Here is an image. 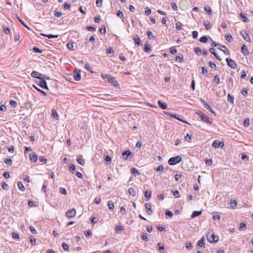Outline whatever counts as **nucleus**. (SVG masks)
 <instances>
[{"label":"nucleus","instance_id":"1","mask_svg":"<svg viewBox=\"0 0 253 253\" xmlns=\"http://www.w3.org/2000/svg\"><path fill=\"white\" fill-rule=\"evenodd\" d=\"M207 239L211 243H216L218 241V237L212 232H209L207 235Z\"/></svg>","mask_w":253,"mask_h":253},{"label":"nucleus","instance_id":"2","mask_svg":"<svg viewBox=\"0 0 253 253\" xmlns=\"http://www.w3.org/2000/svg\"><path fill=\"white\" fill-rule=\"evenodd\" d=\"M101 77L103 79H107L108 82L113 84L114 85H116V84H117V82L115 78L110 75L104 74L102 73Z\"/></svg>","mask_w":253,"mask_h":253},{"label":"nucleus","instance_id":"3","mask_svg":"<svg viewBox=\"0 0 253 253\" xmlns=\"http://www.w3.org/2000/svg\"><path fill=\"white\" fill-rule=\"evenodd\" d=\"M182 161V158L180 156H177L170 158L169 160L168 164L169 165H175Z\"/></svg>","mask_w":253,"mask_h":253},{"label":"nucleus","instance_id":"4","mask_svg":"<svg viewBox=\"0 0 253 253\" xmlns=\"http://www.w3.org/2000/svg\"><path fill=\"white\" fill-rule=\"evenodd\" d=\"M199 117H200L201 120L205 123L209 124H211L212 122L211 121L210 118L204 114L203 112L196 113Z\"/></svg>","mask_w":253,"mask_h":253},{"label":"nucleus","instance_id":"5","mask_svg":"<svg viewBox=\"0 0 253 253\" xmlns=\"http://www.w3.org/2000/svg\"><path fill=\"white\" fill-rule=\"evenodd\" d=\"M165 114L170 117L175 118L184 123L188 124V123L187 122L184 121L180 118V117H181V116L180 115L172 114V113H171L170 112H165Z\"/></svg>","mask_w":253,"mask_h":253},{"label":"nucleus","instance_id":"6","mask_svg":"<svg viewBox=\"0 0 253 253\" xmlns=\"http://www.w3.org/2000/svg\"><path fill=\"white\" fill-rule=\"evenodd\" d=\"M226 61L227 62V65L230 67H231L232 69H236L237 68L236 63L233 60H232L230 58H227L226 59Z\"/></svg>","mask_w":253,"mask_h":253},{"label":"nucleus","instance_id":"7","mask_svg":"<svg viewBox=\"0 0 253 253\" xmlns=\"http://www.w3.org/2000/svg\"><path fill=\"white\" fill-rule=\"evenodd\" d=\"M39 79L40 80L39 84V85H40V86L42 88L46 89L48 90V88L46 82L45 80H44V79L41 77Z\"/></svg>","mask_w":253,"mask_h":253},{"label":"nucleus","instance_id":"8","mask_svg":"<svg viewBox=\"0 0 253 253\" xmlns=\"http://www.w3.org/2000/svg\"><path fill=\"white\" fill-rule=\"evenodd\" d=\"M74 79L76 81H79L81 79V71L79 70L75 69L73 73Z\"/></svg>","mask_w":253,"mask_h":253},{"label":"nucleus","instance_id":"9","mask_svg":"<svg viewBox=\"0 0 253 253\" xmlns=\"http://www.w3.org/2000/svg\"><path fill=\"white\" fill-rule=\"evenodd\" d=\"M224 144L223 142L219 141L218 140H214L212 144V146L215 148H217L218 147L222 148L223 147Z\"/></svg>","mask_w":253,"mask_h":253},{"label":"nucleus","instance_id":"10","mask_svg":"<svg viewBox=\"0 0 253 253\" xmlns=\"http://www.w3.org/2000/svg\"><path fill=\"white\" fill-rule=\"evenodd\" d=\"M76 210L75 209H72L71 210H68L66 212V215L69 218H72L76 215Z\"/></svg>","mask_w":253,"mask_h":253},{"label":"nucleus","instance_id":"11","mask_svg":"<svg viewBox=\"0 0 253 253\" xmlns=\"http://www.w3.org/2000/svg\"><path fill=\"white\" fill-rule=\"evenodd\" d=\"M240 34L241 35V36L243 37L245 40H246L247 41L250 42H251L250 35H249L248 33L246 32V31H242L240 33Z\"/></svg>","mask_w":253,"mask_h":253},{"label":"nucleus","instance_id":"12","mask_svg":"<svg viewBox=\"0 0 253 253\" xmlns=\"http://www.w3.org/2000/svg\"><path fill=\"white\" fill-rule=\"evenodd\" d=\"M179 6L182 9H186L188 7V3L186 0H181L179 3Z\"/></svg>","mask_w":253,"mask_h":253},{"label":"nucleus","instance_id":"13","mask_svg":"<svg viewBox=\"0 0 253 253\" xmlns=\"http://www.w3.org/2000/svg\"><path fill=\"white\" fill-rule=\"evenodd\" d=\"M146 212L148 214L150 215L152 213L151 209V205L150 203H147L145 204Z\"/></svg>","mask_w":253,"mask_h":253},{"label":"nucleus","instance_id":"14","mask_svg":"<svg viewBox=\"0 0 253 253\" xmlns=\"http://www.w3.org/2000/svg\"><path fill=\"white\" fill-rule=\"evenodd\" d=\"M31 76L33 78H38L39 79L40 78L43 77V76L42 74L39 73L37 71H34L31 73Z\"/></svg>","mask_w":253,"mask_h":253},{"label":"nucleus","instance_id":"15","mask_svg":"<svg viewBox=\"0 0 253 253\" xmlns=\"http://www.w3.org/2000/svg\"><path fill=\"white\" fill-rule=\"evenodd\" d=\"M131 155V152L129 150H126L122 153V156L125 160H127L128 157Z\"/></svg>","mask_w":253,"mask_h":253},{"label":"nucleus","instance_id":"16","mask_svg":"<svg viewBox=\"0 0 253 253\" xmlns=\"http://www.w3.org/2000/svg\"><path fill=\"white\" fill-rule=\"evenodd\" d=\"M158 104L159 105V107L161 108L162 109H166L167 108V104L166 103L163 102L160 100L158 101Z\"/></svg>","mask_w":253,"mask_h":253},{"label":"nucleus","instance_id":"17","mask_svg":"<svg viewBox=\"0 0 253 253\" xmlns=\"http://www.w3.org/2000/svg\"><path fill=\"white\" fill-rule=\"evenodd\" d=\"M210 52L212 54H213L214 56L216 58V59L218 60H221V59L220 58V57L215 52V49L212 47V48H211L210 49Z\"/></svg>","mask_w":253,"mask_h":253},{"label":"nucleus","instance_id":"18","mask_svg":"<svg viewBox=\"0 0 253 253\" xmlns=\"http://www.w3.org/2000/svg\"><path fill=\"white\" fill-rule=\"evenodd\" d=\"M133 40L136 44H137V45H140L141 40L138 35H135L133 38Z\"/></svg>","mask_w":253,"mask_h":253},{"label":"nucleus","instance_id":"19","mask_svg":"<svg viewBox=\"0 0 253 253\" xmlns=\"http://www.w3.org/2000/svg\"><path fill=\"white\" fill-rule=\"evenodd\" d=\"M241 51H242V53L245 55H248L249 54L248 48L244 44L242 46Z\"/></svg>","mask_w":253,"mask_h":253},{"label":"nucleus","instance_id":"20","mask_svg":"<svg viewBox=\"0 0 253 253\" xmlns=\"http://www.w3.org/2000/svg\"><path fill=\"white\" fill-rule=\"evenodd\" d=\"M197 245L200 247H203L205 246L204 237H203L200 240L198 241Z\"/></svg>","mask_w":253,"mask_h":253},{"label":"nucleus","instance_id":"21","mask_svg":"<svg viewBox=\"0 0 253 253\" xmlns=\"http://www.w3.org/2000/svg\"><path fill=\"white\" fill-rule=\"evenodd\" d=\"M108 207L109 210H113L114 209V203L112 201H109L108 203Z\"/></svg>","mask_w":253,"mask_h":253},{"label":"nucleus","instance_id":"22","mask_svg":"<svg viewBox=\"0 0 253 253\" xmlns=\"http://www.w3.org/2000/svg\"><path fill=\"white\" fill-rule=\"evenodd\" d=\"M202 213V211H194L193 212L191 217L194 218L196 216H198L199 215H200Z\"/></svg>","mask_w":253,"mask_h":253},{"label":"nucleus","instance_id":"23","mask_svg":"<svg viewBox=\"0 0 253 253\" xmlns=\"http://www.w3.org/2000/svg\"><path fill=\"white\" fill-rule=\"evenodd\" d=\"M230 206L232 208L235 209L237 206V201L235 200H231L230 202Z\"/></svg>","mask_w":253,"mask_h":253},{"label":"nucleus","instance_id":"24","mask_svg":"<svg viewBox=\"0 0 253 253\" xmlns=\"http://www.w3.org/2000/svg\"><path fill=\"white\" fill-rule=\"evenodd\" d=\"M145 197L147 199V200H148L151 196V192L148 190L145 191L144 194Z\"/></svg>","mask_w":253,"mask_h":253},{"label":"nucleus","instance_id":"25","mask_svg":"<svg viewBox=\"0 0 253 253\" xmlns=\"http://www.w3.org/2000/svg\"><path fill=\"white\" fill-rule=\"evenodd\" d=\"M62 248L63 250L66 252H68L69 251V246L66 243H63L62 245Z\"/></svg>","mask_w":253,"mask_h":253},{"label":"nucleus","instance_id":"26","mask_svg":"<svg viewBox=\"0 0 253 253\" xmlns=\"http://www.w3.org/2000/svg\"><path fill=\"white\" fill-rule=\"evenodd\" d=\"M151 50L150 45L148 43H145L144 44V51L146 52H148Z\"/></svg>","mask_w":253,"mask_h":253},{"label":"nucleus","instance_id":"27","mask_svg":"<svg viewBox=\"0 0 253 253\" xmlns=\"http://www.w3.org/2000/svg\"><path fill=\"white\" fill-rule=\"evenodd\" d=\"M30 158L31 161L32 162H36L37 161V157L35 154L31 155Z\"/></svg>","mask_w":253,"mask_h":253},{"label":"nucleus","instance_id":"28","mask_svg":"<svg viewBox=\"0 0 253 253\" xmlns=\"http://www.w3.org/2000/svg\"><path fill=\"white\" fill-rule=\"evenodd\" d=\"M227 100L231 104L234 103V97L233 96H232L231 94H228Z\"/></svg>","mask_w":253,"mask_h":253},{"label":"nucleus","instance_id":"29","mask_svg":"<svg viewBox=\"0 0 253 253\" xmlns=\"http://www.w3.org/2000/svg\"><path fill=\"white\" fill-rule=\"evenodd\" d=\"M128 192L132 196H134L136 194L135 191L133 188H129L128 190Z\"/></svg>","mask_w":253,"mask_h":253},{"label":"nucleus","instance_id":"30","mask_svg":"<svg viewBox=\"0 0 253 253\" xmlns=\"http://www.w3.org/2000/svg\"><path fill=\"white\" fill-rule=\"evenodd\" d=\"M131 173L132 174L134 175H139L140 174V172L137 170L135 168H132L131 169Z\"/></svg>","mask_w":253,"mask_h":253},{"label":"nucleus","instance_id":"31","mask_svg":"<svg viewBox=\"0 0 253 253\" xmlns=\"http://www.w3.org/2000/svg\"><path fill=\"white\" fill-rule=\"evenodd\" d=\"M123 230H124V228L122 226L118 225L116 227V231L118 233H120Z\"/></svg>","mask_w":253,"mask_h":253},{"label":"nucleus","instance_id":"32","mask_svg":"<svg viewBox=\"0 0 253 253\" xmlns=\"http://www.w3.org/2000/svg\"><path fill=\"white\" fill-rule=\"evenodd\" d=\"M42 35L44 36V37H48L49 39H53V38H57L58 37V35H51V34H50V35H45V34H42Z\"/></svg>","mask_w":253,"mask_h":253},{"label":"nucleus","instance_id":"33","mask_svg":"<svg viewBox=\"0 0 253 253\" xmlns=\"http://www.w3.org/2000/svg\"><path fill=\"white\" fill-rule=\"evenodd\" d=\"M204 10L208 13L210 15L212 14V11L211 8L209 6H205Z\"/></svg>","mask_w":253,"mask_h":253},{"label":"nucleus","instance_id":"34","mask_svg":"<svg viewBox=\"0 0 253 253\" xmlns=\"http://www.w3.org/2000/svg\"><path fill=\"white\" fill-rule=\"evenodd\" d=\"M18 188L22 191H23L25 190V187L22 182L19 181L18 182Z\"/></svg>","mask_w":253,"mask_h":253},{"label":"nucleus","instance_id":"35","mask_svg":"<svg viewBox=\"0 0 253 253\" xmlns=\"http://www.w3.org/2000/svg\"><path fill=\"white\" fill-rule=\"evenodd\" d=\"M52 115L53 116V117L56 120H58L59 119V116L57 114V113L56 112V111L55 110H52Z\"/></svg>","mask_w":253,"mask_h":253},{"label":"nucleus","instance_id":"36","mask_svg":"<svg viewBox=\"0 0 253 253\" xmlns=\"http://www.w3.org/2000/svg\"><path fill=\"white\" fill-rule=\"evenodd\" d=\"M77 162L79 164H81V165H83H83H84V160H83V159H82V158H81V157H78V158H77Z\"/></svg>","mask_w":253,"mask_h":253},{"label":"nucleus","instance_id":"37","mask_svg":"<svg viewBox=\"0 0 253 253\" xmlns=\"http://www.w3.org/2000/svg\"><path fill=\"white\" fill-rule=\"evenodd\" d=\"M147 35L149 38V39H154V36L153 34L151 31L147 32Z\"/></svg>","mask_w":253,"mask_h":253},{"label":"nucleus","instance_id":"38","mask_svg":"<svg viewBox=\"0 0 253 253\" xmlns=\"http://www.w3.org/2000/svg\"><path fill=\"white\" fill-rule=\"evenodd\" d=\"M240 16L244 22H247L248 21V18L244 13H241Z\"/></svg>","mask_w":253,"mask_h":253},{"label":"nucleus","instance_id":"39","mask_svg":"<svg viewBox=\"0 0 253 253\" xmlns=\"http://www.w3.org/2000/svg\"><path fill=\"white\" fill-rule=\"evenodd\" d=\"M204 25L205 26L206 29L208 30L211 28L210 22L208 21L204 22Z\"/></svg>","mask_w":253,"mask_h":253},{"label":"nucleus","instance_id":"40","mask_svg":"<svg viewBox=\"0 0 253 253\" xmlns=\"http://www.w3.org/2000/svg\"><path fill=\"white\" fill-rule=\"evenodd\" d=\"M117 16H118L120 18L123 19V18H124V14L120 10L117 11Z\"/></svg>","mask_w":253,"mask_h":253},{"label":"nucleus","instance_id":"41","mask_svg":"<svg viewBox=\"0 0 253 253\" xmlns=\"http://www.w3.org/2000/svg\"><path fill=\"white\" fill-rule=\"evenodd\" d=\"M1 185L3 189L7 190L8 189V185L5 182H2L1 183Z\"/></svg>","mask_w":253,"mask_h":253},{"label":"nucleus","instance_id":"42","mask_svg":"<svg viewBox=\"0 0 253 253\" xmlns=\"http://www.w3.org/2000/svg\"><path fill=\"white\" fill-rule=\"evenodd\" d=\"M182 24L180 22H178L175 24V28L177 30H180L181 29Z\"/></svg>","mask_w":253,"mask_h":253},{"label":"nucleus","instance_id":"43","mask_svg":"<svg viewBox=\"0 0 253 253\" xmlns=\"http://www.w3.org/2000/svg\"><path fill=\"white\" fill-rule=\"evenodd\" d=\"M186 247L189 250H191L192 247H193L192 243L191 242H186Z\"/></svg>","mask_w":253,"mask_h":253},{"label":"nucleus","instance_id":"44","mask_svg":"<svg viewBox=\"0 0 253 253\" xmlns=\"http://www.w3.org/2000/svg\"><path fill=\"white\" fill-rule=\"evenodd\" d=\"M208 38L206 36H203L200 39V41L201 42L205 43L207 42Z\"/></svg>","mask_w":253,"mask_h":253},{"label":"nucleus","instance_id":"45","mask_svg":"<svg viewBox=\"0 0 253 253\" xmlns=\"http://www.w3.org/2000/svg\"><path fill=\"white\" fill-rule=\"evenodd\" d=\"M164 170V167L162 165H160L157 169L156 171L159 173L163 172Z\"/></svg>","mask_w":253,"mask_h":253},{"label":"nucleus","instance_id":"46","mask_svg":"<svg viewBox=\"0 0 253 253\" xmlns=\"http://www.w3.org/2000/svg\"><path fill=\"white\" fill-rule=\"evenodd\" d=\"M4 163L7 165H11L12 164V160L10 158H6L4 160Z\"/></svg>","mask_w":253,"mask_h":253},{"label":"nucleus","instance_id":"47","mask_svg":"<svg viewBox=\"0 0 253 253\" xmlns=\"http://www.w3.org/2000/svg\"><path fill=\"white\" fill-rule=\"evenodd\" d=\"M225 38H226V40L228 42H231L232 41V37L231 35H230V34L226 35H225Z\"/></svg>","mask_w":253,"mask_h":253},{"label":"nucleus","instance_id":"48","mask_svg":"<svg viewBox=\"0 0 253 253\" xmlns=\"http://www.w3.org/2000/svg\"><path fill=\"white\" fill-rule=\"evenodd\" d=\"M141 238L145 242L148 241V238L147 234L146 233H143L141 235Z\"/></svg>","mask_w":253,"mask_h":253},{"label":"nucleus","instance_id":"49","mask_svg":"<svg viewBox=\"0 0 253 253\" xmlns=\"http://www.w3.org/2000/svg\"><path fill=\"white\" fill-rule=\"evenodd\" d=\"M243 124L245 126H248L250 125V120L249 119L244 120Z\"/></svg>","mask_w":253,"mask_h":253},{"label":"nucleus","instance_id":"50","mask_svg":"<svg viewBox=\"0 0 253 253\" xmlns=\"http://www.w3.org/2000/svg\"><path fill=\"white\" fill-rule=\"evenodd\" d=\"M12 237L14 239H16V240H19V235H18V234H17L16 233L13 232L12 233Z\"/></svg>","mask_w":253,"mask_h":253},{"label":"nucleus","instance_id":"51","mask_svg":"<svg viewBox=\"0 0 253 253\" xmlns=\"http://www.w3.org/2000/svg\"><path fill=\"white\" fill-rule=\"evenodd\" d=\"M145 13L147 15H149L151 13V10L149 7H146L145 8Z\"/></svg>","mask_w":253,"mask_h":253},{"label":"nucleus","instance_id":"52","mask_svg":"<svg viewBox=\"0 0 253 253\" xmlns=\"http://www.w3.org/2000/svg\"><path fill=\"white\" fill-rule=\"evenodd\" d=\"M33 51L35 52H36V53H42V49H39V48L37 47H34L33 48Z\"/></svg>","mask_w":253,"mask_h":253},{"label":"nucleus","instance_id":"53","mask_svg":"<svg viewBox=\"0 0 253 253\" xmlns=\"http://www.w3.org/2000/svg\"><path fill=\"white\" fill-rule=\"evenodd\" d=\"M30 230L31 231V232L33 234H37V230H36V229L32 226H31L30 227Z\"/></svg>","mask_w":253,"mask_h":253},{"label":"nucleus","instance_id":"54","mask_svg":"<svg viewBox=\"0 0 253 253\" xmlns=\"http://www.w3.org/2000/svg\"><path fill=\"white\" fill-rule=\"evenodd\" d=\"M214 81L217 84H218L220 82V79L218 75H215L214 77Z\"/></svg>","mask_w":253,"mask_h":253},{"label":"nucleus","instance_id":"55","mask_svg":"<svg viewBox=\"0 0 253 253\" xmlns=\"http://www.w3.org/2000/svg\"><path fill=\"white\" fill-rule=\"evenodd\" d=\"M206 108L209 110L212 114L214 115L215 114V112L212 110V109L210 107V106L209 104H206Z\"/></svg>","mask_w":253,"mask_h":253},{"label":"nucleus","instance_id":"56","mask_svg":"<svg viewBox=\"0 0 253 253\" xmlns=\"http://www.w3.org/2000/svg\"><path fill=\"white\" fill-rule=\"evenodd\" d=\"M96 5L97 7H100L102 5V0H96Z\"/></svg>","mask_w":253,"mask_h":253},{"label":"nucleus","instance_id":"57","mask_svg":"<svg viewBox=\"0 0 253 253\" xmlns=\"http://www.w3.org/2000/svg\"><path fill=\"white\" fill-rule=\"evenodd\" d=\"M67 47L70 50H72L74 47L73 42H69L67 44Z\"/></svg>","mask_w":253,"mask_h":253},{"label":"nucleus","instance_id":"58","mask_svg":"<svg viewBox=\"0 0 253 253\" xmlns=\"http://www.w3.org/2000/svg\"><path fill=\"white\" fill-rule=\"evenodd\" d=\"M246 228V225L245 223L242 222V223H241L240 224V226H239V229L240 230H243L244 228Z\"/></svg>","mask_w":253,"mask_h":253},{"label":"nucleus","instance_id":"59","mask_svg":"<svg viewBox=\"0 0 253 253\" xmlns=\"http://www.w3.org/2000/svg\"><path fill=\"white\" fill-rule=\"evenodd\" d=\"M59 190H60V192L62 194H64V195H66L67 194V191H66V190L64 188L60 187V188H59Z\"/></svg>","mask_w":253,"mask_h":253},{"label":"nucleus","instance_id":"60","mask_svg":"<svg viewBox=\"0 0 253 253\" xmlns=\"http://www.w3.org/2000/svg\"><path fill=\"white\" fill-rule=\"evenodd\" d=\"M246 77V72L245 70H243L241 72V78L244 79Z\"/></svg>","mask_w":253,"mask_h":253},{"label":"nucleus","instance_id":"61","mask_svg":"<svg viewBox=\"0 0 253 253\" xmlns=\"http://www.w3.org/2000/svg\"><path fill=\"white\" fill-rule=\"evenodd\" d=\"M30 242L32 245H35L36 243V240L35 238L30 237Z\"/></svg>","mask_w":253,"mask_h":253},{"label":"nucleus","instance_id":"62","mask_svg":"<svg viewBox=\"0 0 253 253\" xmlns=\"http://www.w3.org/2000/svg\"><path fill=\"white\" fill-rule=\"evenodd\" d=\"M86 29L89 31L94 32L96 30L95 28L92 26H87Z\"/></svg>","mask_w":253,"mask_h":253},{"label":"nucleus","instance_id":"63","mask_svg":"<svg viewBox=\"0 0 253 253\" xmlns=\"http://www.w3.org/2000/svg\"><path fill=\"white\" fill-rule=\"evenodd\" d=\"M191 138L192 135L189 133H187L185 136V139L189 142L191 140Z\"/></svg>","mask_w":253,"mask_h":253},{"label":"nucleus","instance_id":"64","mask_svg":"<svg viewBox=\"0 0 253 253\" xmlns=\"http://www.w3.org/2000/svg\"><path fill=\"white\" fill-rule=\"evenodd\" d=\"M120 212L123 214H126V209L123 206L121 207V208H120Z\"/></svg>","mask_w":253,"mask_h":253}]
</instances>
